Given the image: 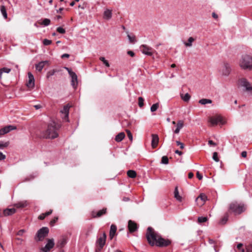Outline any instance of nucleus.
<instances>
[{
    "mask_svg": "<svg viewBox=\"0 0 252 252\" xmlns=\"http://www.w3.org/2000/svg\"><path fill=\"white\" fill-rule=\"evenodd\" d=\"M58 128L54 122H51L46 130L42 132L41 136L45 138L54 139L58 136Z\"/></svg>",
    "mask_w": 252,
    "mask_h": 252,
    "instance_id": "1",
    "label": "nucleus"
},
{
    "mask_svg": "<svg viewBox=\"0 0 252 252\" xmlns=\"http://www.w3.org/2000/svg\"><path fill=\"white\" fill-rule=\"evenodd\" d=\"M160 235L156 232L151 227H149L147 229L146 233V238L149 244L151 246L156 245V243Z\"/></svg>",
    "mask_w": 252,
    "mask_h": 252,
    "instance_id": "2",
    "label": "nucleus"
},
{
    "mask_svg": "<svg viewBox=\"0 0 252 252\" xmlns=\"http://www.w3.org/2000/svg\"><path fill=\"white\" fill-rule=\"evenodd\" d=\"M239 65L243 69H252V57L247 55H243L239 61Z\"/></svg>",
    "mask_w": 252,
    "mask_h": 252,
    "instance_id": "3",
    "label": "nucleus"
},
{
    "mask_svg": "<svg viewBox=\"0 0 252 252\" xmlns=\"http://www.w3.org/2000/svg\"><path fill=\"white\" fill-rule=\"evenodd\" d=\"M231 68L229 63H222L218 68V73L221 76H228L231 73Z\"/></svg>",
    "mask_w": 252,
    "mask_h": 252,
    "instance_id": "4",
    "label": "nucleus"
},
{
    "mask_svg": "<svg viewBox=\"0 0 252 252\" xmlns=\"http://www.w3.org/2000/svg\"><path fill=\"white\" fill-rule=\"evenodd\" d=\"M229 210L235 215H239L245 210V207L243 204L234 202L230 204Z\"/></svg>",
    "mask_w": 252,
    "mask_h": 252,
    "instance_id": "5",
    "label": "nucleus"
},
{
    "mask_svg": "<svg viewBox=\"0 0 252 252\" xmlns=\"http://www.w3.org/2000/svg\"><path fill=\"white\" fill-rule=\"evenodd\" d=\"M106 240V234L105 232L98 236L95 243L96 246L97 247L95 251L99 250V252H101V250L105 244Z\"/></svg>",
    "mask_w": 252,
    "mask_h": 252,
    "instance_id": "6",
    "label": "nucleus"
},
{
    "mask_svg": "<svg viewBox=\"0 0 252 252\" xmlns=\"http://www.w3.org/2000/svg\"><path fill=\"white\" fill-rule=\"evenodd\" d=\"M208 122L210 123L211 126H214L218 124L222 125L225 123V120L220 115H216L210 117L208 120Z\"/></svg>",
    "mask_w": 252,
    "mask_h": 252,
    "instance_id": "7",
    "label": "nucleus"
},
{
    "mask_svg": "<svg viewBox=\"0 0 252 252\" xmlns=\"http://www.w3.org/2000/svg\"><path fill=\"white\" fill-rule=\"evenodd\" d=\"M49 233V229L47 227H43L37 232L35 239L37 241H42L46 237Z\"/></svg>",
    "mask_w": 252,
    "mask_h": 252,
    "instance_id": "8",
    "label": "nucleus"
},
{
    "mask_svg": "<svg viewBox=\"0 0 252 252\" xmlns=\"http://www.w3.org/2000/svg\"><path fill=\"white\" fill-rule=\"evenodd\" d=\"M68 72L71 77V85L74 88H76L77 85V76L76 73L71 71V70L68 68L66 67Z\"/></svg>",
    "mask_w": 252,
    "mask_h": 252,
    "instance_id": "9",
    "label": "nucleus"
},
{
    "mask_svg": "<svg viewBox=\"0 0 252 252\" xmlns=\"http://www.w3.org/2000/svg\"><path fill=\"white\" fill-rule=\"evenodd\" d=\"M70 106L67 104L64 106L63 109L61 110L60 112L62 114V117L64 121L68 122V114Z\"/></svg>",
    "mask_w": 252,
    "mask_h": 252,
    "instance_id": "10",
    "label": "nucleus"
},
{
    "mask_svg": "<svg viewBox=\"0 0 252 252\" xmlns=\"http://www.w3.org/2000/svg\"><path fill=\"white\" fill-rule=\"evenodd\" d=\"M156 243V246H157L160 247H166L170 244L171 241L169 240L162 238L160 235Z\"/></svg>",
    "mask_w": 252,
    "mask_h": 252,
    "instance_id": "11",
    "label": "nucleus"
},
{
    "mask_svg": "<svg viewBox=\"0 0 252 252\" xmlns=\"http://www.w3.org/2000/svg\"><path fill=\"white\" fill-rule=\"evenodd\" d=\"M240 85L244 88V90L251 92L252 91V87L250 83L245 79H242L240 80Z\"/></svg>",
    "mask_w": 252,
    "mask_h": 252,
    "instance_id": "12",
    "label": "nucleus"
},
{
    "mask_svg": "<svg viewBox=\"0 0 252 252\" xmlns=\"http://www.w3.org/2000/svg\"><path fill=\"white\" fill-rule=\"evenodd\" d=\"M140 49L142 53L145 55L151 56L153 54V49L146 45H142Z\"/></svg>",
    "mask_w": 252,
    "mask_h": 252,
    "instance_id": "13",
    "label": "nucleus"
},
{
    "mask_svg": "<svg viewBox=\"0 0 252 252\" xmlns=\"http://www.w3.org/2000/svg\"><path fill=\"white\" fill-rule=\"evenodd\" d=\"M54 241L53 239H48L47 243L44 248L41 249L43 252H48L54 246Z\"/></svg>",
    "mask_w": 252,
    "mask_h": 252,
    "instance_id": "14",
    "label": "nucleus"
},
{
    "mask_svg": "<svg viewBox=\"0 0 252 252\" xmlns=\"http://www.w3.org/2000/svg\"><path fill=\"white\" fill-rule=\"evenodd\" d=\"M128 228L130 233H133L137 230L138 226L134 221L129 220L128 222Z\"/></svg>",
    "mask_w": 252,
    "mask_h": 252,
    "instance_id": "15",
    "label": "nucleus"
},
{
    "mask_svg": "<svg viewBox=\"0 0 252 252\" xmlns=\"http://www.w3.org/2000/svg\"><path fill=\"white\" fill-rule=\"evenodd\" d=\"M28 81L27 86L29 88L32 89L34 86V78L33 75L31 73H28Z\"/></svg>",
    "mask_w": 252,
    "mask_h": 252,
    "instance_id": "16",
    "label": "nucleus"
},
{
    "mask_svg": "<svg viewBox=\"0 0 252 252\" xmlns=\"http://www.w3.org/2000/svg\"><path fill=\"white\" fill-rule=\"evenodd\" d=\"M207 200V196L205 194L201 193L197 198L196 199V202L199 206H202L204 204L205 201Z\"/></svg>",
    "mask_w": 252,
    "mask_h": 252,
    "instance_id": "17",
    "label": "nucleus"
},
{
    "mask_svg": "<svg viewBox=\"0 0 252 252\" xmlns=\"http://www.w3.org/2000/svg\"><path fill=\"white\" fill-rule=\"evenodd\" d=\"M184 126V122L183 120H179L178 121L176 124V128L174 130V132L175 134H178L180 132L181 129H182Z\"/></svg>",
    "mask_w": 252,
    "mask_h": 252,
    "instance_id": "18",
    "label": "nucleus"
},
{
    "mask_svg": "<svg viewBox=\"0 0 252 252\" xmlns=\"http://www.w3.org/2000/svg\"><path fill=\"white\" fill-rule=\"evenodd\" d=\"M117 229V226L115 224H113L111 225L109 231V238L110 240H112L115 235Z\"/></svg>",
    "mask_w": 252,
    "mask_h": 252,
    "instance_id": "19",
    "label": "nucleus"
},
{
    "mask_svg": "<svg viewBox=\"0 0 252 252\" xmlns=\"http://www.w3.org/2000/svg\"><path fill=\"white\" fill-rule=\"evenodd\" d=\"M106 208H103V209L98 211L96 213L94 211L92 212V216L93 218L100 217L103 215L105 214L106 213Z\"/></svg>",
    "mask_w": 252,
    "mask_h": 252,
    "instance_id": "20",
    "label": "nucleus"
},
{
    "mask_svg": "<svg viewBox=\"0 0 252 252\" xmlns=\"http://www.w3.org/2000/svg\"><path fill=\"white\" fill-rule=\"evenodd\" d=\"M152 146L153 148H156L158 143L159 138L157 134H153L152 135Z\"/></svg>",
    "mask_w": 252,
    "mask_h": 252,
    "instance_id": "21",
    "label": "nucleus"
},
{
    "mask_svg": "<svg viewBox=\"0 0 252 252\" xmlns=\"http://www.w3.org/2000/svg\"><path fill=\"white\" fill-rule=\"evenodd\" d=\"M28 205V202L26 200L20 201L14 205V206L17 208H22L27 207Z\"/></svg>",
    "mask_w": 252,
    "mask_h": 252,
    "instance_id": "22",
    "label": "nucleus"
},
{
    "mask_svg": "<svg viewBox=\"0 0 252 252\" xmlns=\"http://www.w3.org/2000/svg\"><path fill=\"white\" fill-rule=\"evenodd\" d=\"M16 212V209L13 208L6 209L3 211V215L4 216H10L14 214Z\"/></svg>",
    "mask_w": 252,
    "mask_h": 252,
    "instance_id": "23",
    "label": "nucleus"
},
{
    "mask_svg": "<svg viewBox=\"0 0 252 252\" xmlns=\"http://www.w3.org/2000/svg\"><path fill=\"white\" fill-rule=\"evenodd\" d=\"M103 17L105 19L109 20L112 17V11L110 10L106 9L104 12Z\"/></svg>",
    "mask_w": 252,
    "mask_h": 252,
    "instance_id": "24",
    "label": "nucleus"
},
{
    "mask_svg": "<svg viewBox=\"0 0 252 252\" xmlns=\"http://www.w3.org/2000/svg\"><path fill=\"white\" fill-rule=\"evenodd\" d=\"M174 197L179 201H181L182 197L179 195L178 187L175 188L174 191Z\"/></svg>",
    "mask_w": 252,
    "mask_h": 252,
    "instance_id": "25",
    "label": "nucleus"
},
{
    "mask_svg": "<svg viewBox=\"0 0 252 252\" xmlns=\"http://www.w3.org/2000/svg\"><path fill=\"white\" fill-rule=\"evenodd\" d=\"M125 137V134L124 132H120L115 137V140L117 142H121Z\"/></svg>",
    "mask_w": 252,
    "mask_h": 252,
    "instance_id": "26",
    "label": "nucleus"
},
{
    "mask_svg": "<svg viewBox=\"0 0 252 252\" xmlns=\"http://www.w3.org/2000/svg\"><path fill=\"white\" fill-rule=\"evenodd\" d=\"M212 101L209 99L203 98L199 101V103L202 105H205L208 103H211Z\"/></svg>",
    "mask_w": 252,
    "mask_h": 252,
    "instance_id": "27",
    "label": "nucleus"
},
{
    "mask_svg": "<svg viewBox=\"0 0 252 252\" xmlns=\"http://www.w3.org/2000/svg\"><path fill=\"white\" fill-rule=\"evenodd\" d=\"M127 176L131 178H134L136 176V173L135 171L129 170L127 172Z\"/></svg>",
    "mask_w": 252,
    "mask_h": 252,
    "instance_id": "28",
    "label": "nucleus"
},
{
    "mask_svg": "<svg viewBox=\"0 0 252 252\" xmlns=\"http://www.w3.org/2000/svg\"><path fill=\"white\" fill-rule=\"evenodd\" d=\"M44 62H40L38 64H36L35 65L36 69L37 70H38V71H41L42 70V69L44 67Z\"/></svg>",
    "mask_w": 252,
    "mask_h": 252,
    "instance_id": "29",
    "label": "nucleus"
},
{
    "mask_svg": "<svg viewBox=\"0 0 252 252\" xmlns=\"http://www.w3.org/2000/svg\"><path fill=\"white\" fill-rule=\"evenodd\" d=\"M51 21L50 20L47 18H45L43 20V21L40 23L39 24L41 25L44 26H48L50 24Z\"/></svg>",
    "mask_w": 252,
    "mask_h": 252,
    "instance_id": "30",
    "label": "nucleus"
},
{
    "mask_svg": "<svg viewBox=\"0 0 252 252\" xmlns=\"http://www.w3.org/2000/svg\"><path fill=\"white\" fill-rule=\"evenodd\" d=\"M0 11L1 12V14L3 15V17L5 19H6L7 17V15L6 8L4 5H1L0 6Z\"/></svg>",
    "mask_w": 252,
    "mask_h": 252,
    "instance_id": "31",
    "label": "nucleus"
},
{
    "mask_svg": "<svg viewBox=\"0 0 252 252\" xmlns=\"http://www.w3.org/2000/svg\"><path fill=\"white\" fill-rule=\"evenodd\" d=\"M4 128H5L6 131L7 133L9 132L11 130H15L17 128L16 126H12V125H9L7 126H6L4 127Z\"/></svg>",
    "mask_w": 252,
    "mask_h": 252,
    "instance_id": "32",
    "label": "nucleus"
},
{
    "mask_svg": "<svg viewBox=\"0 0 252 252\" xmlns=\"http://www.w3.org/2000/svg\"><path fill=\"white\" fill-rule=\"evenodd\" d=\"M194 41V39L192 37H190L188 39V42H184V44L187 47H191L192 46V43Z\"/></svg>",
    "mask_w": 252,
    "mask_h": 252,
    "instance_id": "33",
    "label": "nucleus"
},
{
    "mask_svg": "<svg viewBox=\"0 0 252 252\" xmlns=\"http://www.w3.org/2000/svg\"><path fill=\"white\" fill-rule=\"evenodd\" d=\"M11 71L10 68H8L6 67H3L0 69V79L2 77V74L3 72L8 73Z\"/></svg>",
    "mask_w": 252,
    "mask_h": 252,
    "instance_id": "34",
    "label": "nucleus"
},
{
    "mask_svg": "<svg viewBox=\"0 0 252 252\" xmlns=\"http://www.w3.org/2000/svg\"><path fill=\"white\" fill-rule=\"evenodd\" d=\"M57 72V70L56 69H52L49 70L46 74V77L49 79L51 76H53L55 73Z\"/></svg>",
    "mask_w": 252,
    "mask_h": 252,
    "instance_id": "35",
    "label": "nucleus"
},
{
    "mask_svg": "<svg viewBox=\"0 0 252 252\" xmlns=\"http://www.w3.org/2000/svg\"><path fill=\"white\" fill-rule=\"evenodd\" d=\"M181 97L184 101L187 102L189 100L190 96L188 93H186L184 95L182 94Z\"/></svg>",
    "mask_w": 252,
    "mask_h": 252,
    "instance_id": "36",
    "label": "nucleus"
},
{
    "mask_svg": "<svg viewBox=\"0 0 252 252\" xmlns=\"http://www.w3.org/2000/svg\"><path fill=\"white\" fill-rule=\"evenodd\" d=\"M208 220L207 217H199L198 218V222L199 223H202L206 222Z\"/></svg>",
    "mask_w": 252,
    "mask_h": 252,
    "instance_id": "37",
    "label": "nucleus"
},
{
    "mask_svg": "<svg viewBox=\"0 0 252 252\" xmlns=\"http://www.w3.org/2000/svg\"><path fill=\"white\" fill-rule=\"evenodd\" d=\"M99 60L103 62V63L107 66L109 67L110 64L108 63V62L105 60V58L103 57H101L99 58Z\"/></svg>",
    "mask_w": 252,
    "mask_h": 252,
    "instance_id": "38",
    "label": "nucleus"
},
{
    "mask_svg": "<svg viewBox=\"0 0 252 252\" xmlns=\"http://www.w3.org/2000/svg\"><path fill=\"white\" fill-rule=\"evenodd\" d=\"M161 163L162 164H167L168 163V158L167 156H163L161 158Z\"/></svg>",
    "mask_w": 252,
    "mask_h": 252,
    "instance_id": "39",
    "label": "nucleus"
},
{
    "mask_svg": "<svg viewBox=\"0 0 252 252\" xmlns=\"http://www.w3.org/2000/svg\"><path fill=\"white\" fill-rule=\"evenodd\" d=\"M159 104L158 103L154 104L151 107V111L152 112H155L157 111L158 108Z\"/></svg>",
    "mask_w": 252,
    "mask_h": 252,
    "instance_id": "40",
    "label": "nucleus"
},
{
    "mask_svg": "<svg viewBox=\"0 0 252 252\" xmlns=\"http://www.w3.org/2000/svg\"><path fill=\"white\" fill-rule=\"evenodd\" d=\"M127 37L130 43H134L136 42V39L134 36H131L129 34H128Z\"/></svg>",
    "mask_w": 252,
    "mask_h": 252,
    "instance_id": "41",
    "label": "nucleus"
},
{
    "mask_svg": "<svg viewBox=\"0 0 252 252\" xmlns=\"http://www.w3.org/2000/svg\"><path fill=\"white\" fill-rule=\"evenodd\" d=\"M228 220V216L225 215L223 217V218L220 220V223L221 224H225Z\"/></svg>",
    "mask_w": 252,
    "mask_h": 252,
    "instance_id": "42",
    "label": "nucleus"
},
{
    "mask_svg": "<svg viewBox=\"0 0 252 252\" xmlns=\"http://www.w3.org/2000/svg\"><path fill=\"white\" fill-rule=\"evenodd\" d=\"M213 159L216 161V162H219V158H218V155L217 152H214L213 154Z\"/></svg>",
    "mask_w": 252,
    "mask_h": 252,
    "instance_id": "43",
    "label": "nucleus"
},
{
    "mask_svg": "<svg viewBox=\"0 0 252 252\" xmlns=\"http://www.w3.org/2000/svg\"><path fill=\"white\" fill-rule=\"evenodd\" d=\"M138 105L140 107H142L144 105V99L142 97L138 98Z\"/></svg>",
    "mask_w": 252,
    "mask_h": 252,
    "instance_id": "44",
    "label": "nucleus"
},
{
    "mask_svg": "<svg viewBox=\"0 0 252 252\" xmlns=\"http://www.w3.org/2000/svg\"><path fill=\"white\" fill-rule=\"evenodd\" d=\"M57 31L58 32L62 33V34H63L65 32V30L62 27H61L57 28Z\"/></svg>",
    "mask_w": 252,
    "mask_h": 252,
    "instance_id": "45",
    "label": "nucleus"
},
{
    "mask_svg": "<svg viewBox=\"0 0 252 252\" xmlns=\"http://www.w3.org/2000/svg\"><path fill=\"white\" fill-rule=\"evenodd\" d=\"M9 143L8 142H5L3 143L2 141H0V148L1 149H3L4 147H6L8 146Z\"/></svg>",
    "mask_w": 252,
    "mask_h": 252,
    "instance_id": "46",
    "label": "nucleus"
},
{
    "mask_svg": "<svg viewBox=\"0 0 252 252\" xmlns=\"http://www.w3.org/2000/svg\"><path fill=\"white\" fill-rule=\"evenodd\" d=\"M52 43V41L47 39H44L43 41V43L44 45H49L51 44Z\"/></svg>",
    "mask_w": 252,
    "mask_h": 252,
    "instance_id": "47",
    "label": "nucleus"
},
{
    "mask_svg": "<svg viewBox=\"0 0 252 252\" xmlns=\"http://www.w3.org/2000/svg\"><path fill=\"white\" fill-rule=\"evenodd\" d=\"M126 132L127 134V136L130 141L132 140V135L130 130L126 129Z\"/></svg>",
    "mask_w": 252,
    "mask_h": 252,
    "instance_id": "48",
    "label": "nucleus"
},
{
    "mask_svg": "<svg viewBox=\"0 0 252 252\" xmlns=\"http://www.w3.org/2000/svg\"><path fill=\"white\" fill-rule=\"evenodd\" d=\"M66 243V240L65 238H63L61 241H60V247H63L64 246V245Z\"/></svg>",
    "mask_w": 252,
    "mask_h": 252,
    "instance_id": "49",
    "label": "nucleus"
},
{
    "mask_svg": "<svg viewBox=\"0 0 252 252\" xmlns=\"http://www.w3.org/2000/svg\"><path fill=\"white\" fill-rule=\"evenodd\" d=\"M176 144L178 146H179L181 149H183L184 148V145L183 143L180 142L179 141H176Z\"/></svg>",
    "mask_w": 252,
    "mask_h": 252,
    "instance_id": "50",
    "label": "nucleus"
},
{
    "mask_svg": "<svg viewBox=\"0 0 252 252\" xmlns=\"http://www.w3.org/2000/svg\"><path fill=\"white\" fill-rule=\"evenodd\" d=\"M58 220V217H55L51 221L50 224L51 225H53Z\"/></svg>",
    "mask_w": 252,
    "mask_h": 252,
    "instance_id": "51",
    "label": "nucleus"
},
{
    "mask_svg": "<svg viewBox=\"0 0 252 252\" xmlns=\"http://www.w3.org/2000/svg\"><path fill=\"white\" fill-rule=\"evenodd\" d=\"M25 232V230L24 229H21L18 231L17 234L19 236H22Z\"/></svg>",
    "mask_w": 252,
    "mask_h": 252,
    "instance_id": "52",
    "label": "nucleus"
},
{
    "mask_svg": "<svg viewBox=\"0 0 252 252\" xmlns=\"http://www.w3.org/2000/svg\"><path fill=\"white\" fill-rule=\"evenodd\" d=\"M196 176L197 177V178L199 180H201L203 178V176L201 174H200V173L198 171L196 173Z\"/></svg>",
    "mask_w": 252,
    "mask_h": 252,
    "instance_id": "53",
    "label": "nucleus"
},
{
    "mask_svg": "<svg viewBox=\"0 0 252 252\" xmlns=\"http://www.w3.org/2000/svg\"><path fill=\"white\" fill-rule=\"evenodd\" d=\"M46 217L45 213H43L39 216L38 219L40 220H43Z\"/></svg>",
    "mask_w": 252,
    "mask_h": 252,
    "instance_id": "54",
    "label": "nucleus"
},
{
    "mask_svg": "<svg viewBox=\"0 0 252 252\" xmlns=\"http://www.w3.org/2000/svg\"><path fill=\"white\" fill-rule=\"evenodd\" d=\"M5 158V156L2 153L0 152V160H3Z\"/></svg>",
    "mask_w": 252,
    "mask_h": 252,
    "instance_id": "55",
    "label": "nucleus"
},
{
    "mask_svg": "<svg viewBox=\"0 0 252 252\" xmlns=\"http://www.w3.org/2000/svg\"><path fill=\"white\" fill-rule=\"evenodd\" d=\"M247 155V153L246 151H243L241 153V156L243 158H246Z\"/></svg>",
    "mask_w": 252,
    "mask_h": 252,
    "instance_id": "56",
    "label": "nucleus"
},
{
    "mask_svg": "<svg viewBox=\"0 0 252 252\" xmlns=\"http://www.w3.org/2000/svg\"><path fill=\"white\" fill-rule=\"evenodd\" d=\"M208 144L210 145H213V146H216V144L215 143H214L212 140H209L208 141Z\"/></svg>",
    "mask_w": 252,
    "mask_h": 252,
    "instance_id": "57",
    "label": "nucleus"
},
{
    "mask_svg": "<svg viewBox=\"0 0 252 252\" xmlns=\"http://www.w3.org/2000/svg\"><path fill=\"white\" fill-rule=\"evenodd\" d=\"M127 54L130 55V56L131 57H133L134 56V53L133 52L131 51H128L127 52Z\"/></svg>",
    "mask_w": 252,
    "mask_h": 252,
    "instance_id": "58",
    "label": "nucleus"
},
{
    "mask_svg": "<svg viewBox=\"0 0 252 252\" xmlns=\"http://www.w3.org/2000/svg\"><path fill=\"white\" fill-rule=\"evenodd\" d=\"M70 55L68 54H63L62 55V58H69Z\"/></svg>",
    "mask_w": 252,
    "mask_h": 252,
    "instance_id": "59",
    "label": "nucleus"
},
{
    "mask_svg": "<svg viewBox=\"0 0 252 252\" xmlns=\"http://www.w3.org/2000/svg\"><path fill=\"white\" fill-rule=\"evenodd\" d=\"M52 213V210H50L48 212H46L45 213V216L46 217V216H48L50 215V214H51Z\"/></svg>",
    "mask_w": 252,
    "mask_h": 252,
    "instance_id": "60",
    "label": "nucleus"
},
{
    "mask_svg": "<svg viewBox=\"0 0 252 252\" xmlns=\"http://www.w3.org/2000/svg\"><path fill=\"white\" fill-rule=\"evenodd\" d=\"M212 16L214 18L217 19L218 18V16L217 14H216L215 12H213L212 13Z\"/></svg>",
    "mask_w": 252,
    "mask_h": 252,
    "instance_id": "61",
    "label": "nucleus"
},
{
    "mask_svg": "<svg viewBox=\"0 0 252 252\" xmlns=\"http://www.w3.org/2000/svg\"><path fill=\"white\" fill-rule=\"evenodd\" d=\"M193 177V174L192 172H189L188 174V177L189 179H191Z\"/></svg>",
    "mask_w": 252,
    "mask_h": 252,
    "instance_id": "62",
    "label": "nucleus"
},
{
    "mask_svg": "<svg viewBox=\"0 0 252 252\" xmlns=\"http://www.w3.org/2000/svg\"><path fill=\"white\" fill-rule=\"evenodd\" d=\"M175 152L176 154H177L180 156H181L183 154V153L179 150H176Z\"/></svg>",
    "mask_w": 252,
    "mask_h": 252,
    "instance_id": "63",
    "label": "nucleus"
},
{
    "mask_svg": "<svg viewBox=\"0 0 252 252\" xmlns=\"http://www.w3.org/2000/svg\"><path fill=\"white\" fill-rule=\"evenodd\" d=\"M243 244L242 243H239L237 245V247L238 249H240L242 247Z\"/></svg>",
    "mask_w": 252,
    "mask_h": 252,
    "instance_id": "64",
    "label": "nucleus"
}]
</instances>
